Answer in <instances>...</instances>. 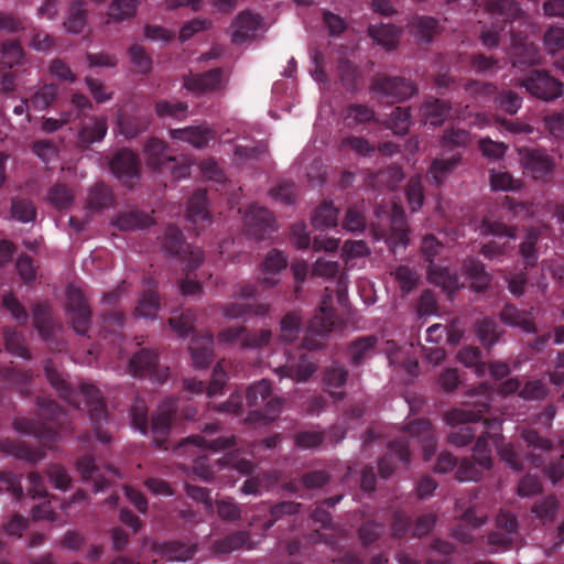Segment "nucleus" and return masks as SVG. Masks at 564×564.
<instances>
[{
	"mask_svg": "<svg viewBox=\"0 0 564 564\" xmlns=\"http://www.w3.org/2000/svg\"><path fill=\"white\" fill-rule=\"evenodd\" d=\"M487 9L494 17L491 25H486L479 33V40L486 48H496L500 44L501 34L507 25L514 29L513 24L519 22L523 15L522 10L514 0H487Z\"/></svg>",
	"mask_w": 564,
	"mask_h": 564,
	"instance_id": "nucleus-3",
	"label": "nucleus"
},
{
	"mask_svg": "<svg viewBox=\"0 0 564 564\" xmlns=\"http://www.w3.org/2000/svg\"><path fill=\"white\" fill-rule=\"evenodd\" d=\"M451 109V105L447 101L432 98L422 105L421 112L425 123L436 127L443 124L449 117Z\"/></svg>",
	"mask_w": 564,
	"mask_h": 564,
	"instance_id": "nucleus-38",
	"label": "nucleus"
},
{
	"mask_svg": "<svg viewBox=\"0 0 564 564\" xmlns=\"http://www.w3.org/2000/svg\"><path fill=\"white\" fill-rule=\"evenodd\" d=\"M87 23V10L83 1H73L67 10V17L64 26L67 32L79 34L83 32Z\"/></svg>",
	"mask_w": 564,
	"mask_h": 564,
	"instance_id": "nucleus-49",
	"label": "nucleus"
},
{
	"mask_svg": "<svg viewBox=\"0 0 564 564\" xmlns=\"http://www.w3.org/2000/svg\"><path fill=\"white\" fill-rule=\"evenodd\" d=\"M143 151L147 166L154 171H162L166 164L175 161V156L170 153L167 144L155 137L147 141Z\"/></svg>",
	"mask_w": 564,
	"mask_h": 564,
	"instance_id": "nucleus-21",
	"label": "nucleus"
},
{
	"mask_svg": "<svg viewBox=\"0 0 564 564\" xmlns=\"http://www.w3.org/2000/svg\"><path fill=\"white\" fill-rule=\"evenodd\" d=\"M245 227L248 235L264 239L275 231V219L269 209L254 204L245 214Z\"/></svg>",
	"mask_w": 564,
	"mask_h": 564,
	"instance_id": "nucleus-13",
	"label": "nucleus"
},
{
	"mask_svg": "<svg viewBox=\"0 0 564 564\" xmlns=\"http://www.w3.org/2000/svg\"><path fill=\"white\" fill-rule=\"evenodd\" d=\"M140 0H113L108 8V17L117 22L134 17Z\"/></svg>",
	"mask_w": 564,
	"mask_h": 564,
	"instance_id": "nucleus-62",
	"label": "nucleus"
},
{
	"mask_svg": "<svg viewBox=\"0 0 564 564\" xmlns=\"http://www.w3.org/2000/svg\"><path fill=\"white\" fill-rule=\"evenodd\" d=\"M511 35V56L514 66H531L540 63L541 55L538 46L527 42L521 34H517L514 29H510Z\"/></svg>",
	"mask_w": 564,
	"mask_h": 564,
	"instance_id": "nucleus-18",
	"label": "nucleus"
},
{
	"mask_svg": "<svg viewBox=\"0 0 564 564\" xmlns=\"http://www.w3.org/2000/svg\"><path fill=\"white\" fill-rule=\"evenodd\" d=\"M494 104L503 112L516 115L522 106V98L511 89L497 90Z\"/></svg>",
	"mask_w": 564,
	"mask_h": 564,
	"instance_id": "nucleus-61",
	"label": "nucleus"
},
{
	"mask_svg": "<svg viewBox=\"0 0 564 564\" xmlns=\"http://www.w3.org/2000/svg\"><path fill=\"white\" fill-rule=\"evenodd\" d=\"M2 68L11 69L21 64L24 50L19 40H6L1 44Z\"/></svg>",
	"mask_w": 564,
	"mask_h": 564,
	"instance_id": "nucleus-54",
	"label": "nucleus"
},
{
	"mask_svg": "<svg viewBox=\"0 0 564 564\" xmlns=\"http://www.w3.org/2000/svg\"><path fill=\"white\" fill-rule=\"evenodd\" d=\"M338 210L333 203L319 205L312 218V225L315 229H325L337 225Z\"/></svg>",
	"mask_w": 564,
	"mask_h": 564,
	"instance_id": "nucleus-56",
	"label": "nucleus"
},
{
	"mask_svg": "<svg viewBox=\"0 0 564 564\" xmlns=\"http://www.w3.org/2000/svg\"><path fill=\"white\" fill-rule=\"evenodd\" d=\"M187 220L194 225L199 221L209 220V212L207 209V194L204 189H197L193 193L187 202L186 209Z\"/></svg>",
	"mask_w": 564,
	"mask_h": 564,
	"instance_id": "nucleus-43",
	"label": "nucleus"
},
{
	"mask_svg": "<svg viewBox=\"0 0 564 564\" xmlns=\"http://www.w3.org/2000/svg\"><path fill=\"white\" fill-rule=\"evenodd\" d=\"M520 86L533 97L544 101L554 100L564 93L563 83L544 69L531 70L520 79Z\"/></svg>",
	"mask_w": 564,
	"mask_h": 564,
	"instance_id": "nucleus-8",
	"label": "nucleus"
},
{
	"mask_svg": "<svg viewBox=\"0 0 564 564\" xmlns=\"http://www.w3.org/2000/svg\"><path fill=\"white\" fill-rule=\"evenodd\" d=\"M0 449L8 455L24 459L29 463H36L45 456V452L41 448L33 447L24 442L11 440L1 441Z\"/></svg>",
	"mask_w": 564,
	"mask_h": 564,
	"instance_id": "nucleus-33",
	"label": "nucleus"
},
{
	"mask_svg": "<svg viewBox=\"0 0 564 564\" xmlns=\"http://www.w3.org/2000/svg\"><path fill=\"white\" fill-rule=\"evenodd\" d=\"M193 364L196 368L208 367L214 358V338L210 332L194 336L188 347Z\"/></svg>",
	"mask_w": 564,
	"mask_h": 564,
	"instance_id": "nucleus-24",
	"label": "nucleus"
},
{
	"mask_svg": "<svg viewBox=\"0 0 564 564\" xmlns=\"http://www.w3.org/2000/svg\"><path fill=\"white\" fill-rule=\"evenodd\" d=\"M4 345L7 350L12 355L23 359L31 358L30 351L25 344V338L21 332L15 329L4 330Z\"/></svg>",
	"mask_w": 564,
	"mask_h": 564,
	"instance_id": "nucleus-64",
	"label": "nucleus"
},
{
	"mask_svg": "<svg viewBox=\"0 0 564 564\" xmlns=\"http://www.w3.org/2000/svg\"><path fill=\"white\" fill-rule=\"evenodd\" d=\"M480 416L479 413H475L471 409L455 408L447 411L444 415L445 422L456 427L448 434V443L457 447H463L471 443L475 438L477 440L478 429L474 423H477Z\"/></svg>",
	"mask_w": 564,
	"mask_h": 564,
	"instance_id": "nucleus-5",
	"label": "nucleus"
},
{
	"mask_svg": "<svg viewBox=\"0 0 564 564\" xmlns=\"http://www.w3.org/2000/svg\"><path fill=\"white\" fill-rule=\"evenodd\" d=\"M108 126L105 118H93L89 123L83 124L78 132V142L88 148L95 142L101 141L107 134Z\"/></svg>",
	"mask_w": 564,
	"mask_h": 564,
	"instance_id": "nucleus-40",
	"label": "nucleus"
},
{
	"mask_svg": "<svg viewBox=\"0 0 564 564\" xmlns=\"http://www.w3.org/2000/svg\"><path fill=\"white\" fill-rule=\"evenodd\" d=\"M464 89L476 102L486 105L489 101H495L497 94V86L492 83L479 82L469 79L464 84Z\"/></svg>",
	"mask_w": 564,
	"mask_h": 564,
	"instance_id": "nucleus-48",
	"label": "nucleus"
},
{
	"mask_svg": "<svg viewBox=\"0 0 564 564\" xmlns=\"http://www.w3.org/2000/svg\"><path fill=\"white\" fill-rule=\"evenodd\" d=\"M153 551L162 558L166 561L174 562H185L193 557L196 552V549L192 545H187L185 543L178 541H170L162 543H154Z\"/></svg>",
	"mask_w": 564,
	"mask_h": 564,
	"instance_id": "nucleus-29",
	"label": "nucleus"
},
{
	"mask_svg": "<svg viewBox=\"0 0 564 564\" xmlns=\"http://www.w3.org/2000/svg\"><path fill=\"white\" fill-rule=\"evenodd\" d=\"M500 318L505 324L518 326L525 333H536V326L530 317V312L521 311L513 304L505 305L500 312Z\"/></svg>",
	"mask_w": 564,
	"mask_h": 564,
	"instance_id": "nucleus-36",
	"label": "nucleus"
},
{
	"mask_svg": "<svg viewBox=\"0 0 564 564\" xmlns=\"http://www.w3.org/2000/svg\"><path fill=\"white\" fill-rule=\"evenodd\" d=\"M249 533L247 531H235L225 538L217 540L214 544V551L218 554H227L235 550H239L249 542Z\"/></svg>",
	"mask_w": 564,
	"mask_h": 564,
	"instance_id": "nucleus-53",
	"label": "nucleus"
},
{
	"mask_svg": "<svg viewBox=\"0 0 564 564\" xmlns=\"http://www.w3.org/2000/svg\"><path fill=\"white\" fill-rule=\"evenodd\" d=\"M405 431L411 437L421 443L424 459L429 460L435 454L436 438L433 425L429 419H417L406 424Z\"/></svg>",
	"mask_w": 564,
	"mask_h": 564,
	"instance_id": "nucleus-20",
	"label": "nucleus"
},
{
	"mask_svg": "<svg viewBox=\"0 0 564 564\" xmlns=\"http://www.w3.org/2000/svg\"><path fill=\"white\" fill-rule=\"evenodd\" d=\"M162 246L171 256L181 257L192 251H188L189 246L185 242L181 229L172 225L164 231Z\"/></svg>",
	"mask_w": 564,
	"mask_h": 564,
	"instance_id": "nucleus-50",
	"label": "nucleus"
},
{
	"mask_svg": "<svg viewBox=\"0 0 564 564\" xmlns=\"http://www.w3.org/2000/svg\"><path fill=\"white\" fill-rule=\"evenodd\" d=\"M301 503L295 501H282L270 507L269 519L264 521V530L270 529L280 520H283L286 516H294L300 511Z\"/></svg>",
	"mask_w": 564,
	"mask_h": 564,
	"instance_id": "nucleus-57",
	"label": "nucleus"
},
{
	"mask_svg": "<svg viewBox=\"0 0 564 564\" xmlns=\"http://www.w3.org/2000/svg\"><path fill=\"white\" fill-rule=\"evenodd\" d=\"M118 124L121 133L127 138H135L147 131L151 124V119L145 113H122L118 118Z\"/></svg>",
	"mask_w": 564,
	"mask_h": 564,
	"instance_id": "nucleus-39",
	"label": "nucleus"
},
{
	"mask_svg": "<svg viewBox=\"0 0 564 564\" xmlns=\"http://www.w3.org/2000/svg\"><path fill=\"white\" fill-rule=\"evenodd\" d=\"M186 444H192L199 449H212L213 452H218L227 448H231L236 444V440L234 436H220L212 441H207L202 435H192L183 440L178 448H182Z\"/></svg>",
	"mask_w": 564,
	"mask_h": 564,
	"instance_id": "nucleus-47",
	"label": "nucleus"
},
{
	"mask_svg": "<svg viewBox=\"0 0 564 564\" xmlns=\"http://www.w3.org/2000/svg\"><path fill=\"white\" fill-rule=\"evenodd\" d=\"M377 345L378 337L376 335L360 336L352 340L347 348L350 364L356 367L362 365L373 356Z\"/></svg>",
	"mask_w": 564,
	"mask_h": 564,
	"instance_id": "nucleus-27",
	"label": "nucleus"
},
{
	"mask_svg": "<svg viewBox=\"0 0 564 564\" xmlns=\"http://www.w3.org/2000/svg\"><path fill=\"white\" fill-rule=\"evenodd\" d=\"M124 314L117 310H108L101 315V332L105 334V338H107V334L113 336L111 341H115L118 337L121 336V330L124 325Z\"/></svg>",
	"mask_w": 564,
	"mask_h": 564,
	"instance_id": "nucleus-52",
	"label": "nucleus"
},
{
	"mask_svg": "<svg viewBox=\"0 0 564 564\" xmlns=\"http://www.w3.org/2000/svg\"><path fill=\"white\" fill-rule=\"evenodd\" d=\"M521 161L524 172L534 180H545L554 170V162L551 156L540 149L527 151Z\"/></svg>",
	"mask_w": 564,
	"mask_h": 564,
	"instance_id": "nucleus-19",
	"label": "nucleus"
},
{
	"mask_svg": "<svg viewBox=\"0 0 564 564\" xmlns=\"http://www.w3.org/2000/svg\"><path fill=\"white\" fill-rule=\"evenodd\" d=\"M0 381L22 395L31 393L32 375L29 371H19L12 366L0 367Z\"/></svg>",
	"mask_w": 564,
	"mask_h": 564,
	"instance_id": "nucleus-32",
	"label": "nucleus"
},
{
	"mask_svg": "<svg viewBox=\"0 0 564 564\" xmlns=\"http://www.w3.org/2000/svg\"><path fill=\"white\" fill-rule=\"evenodd\" d=\"M33 322L41 337L50 341L54 335V323L47 303H37L33 307Z\"/></svg>",
	"mask_w": 564,
	"mask_h": 564,
	"instance_id": "nucleus-45",
	"label": "nucleus"
},
{
	"mask_svg": "<svg viewBox=\"0 0 564 564\" xmlns=\"http://www.w3.org/2000/svg\"><path fill=\"white\" fill-rule=\"evenodd\" d=\"M110 170L126 185L131 186L140 175V160L137 153L129 149L119 150L110 161Z\"/></svg>",
	"mask_w": 564,
	"mask_h": 564,
	"instance_id": "nucleus-16",
	"label": "nucleus"
},
{
	"mask_svg": "<svg viewBox=\"0 0 564 564\" xmlns=\"http://www.w3.org/2000/svg\"><path fill=\"white\" fill-rule=\"evenodd\" d=\"M160 310V297L156 291L145 290L138 302L135 314L145 318H153Z\"/></svg>",
	"mask_w": 564,
	"mask_h": 564,
	"instance_id": "nucleus-58",
	"label": "nucleus"
},
{
	"mask_svg": "<svg viewBox=\"0 0 564 564\" xmlns=\"http://www.w3.org/2000/svg\"><path fill=\"white\" fill-rule=\"evenodd\" d=\"M347 378L348 370L337 362H334L324 370L323 381L334 400L340 401L345 398V392L336 391V389L344 388L347 382Z\"/></svg>",
	"mask_w": 564,
	"mask_h": 564,
	"instance_id": "nucleus-31",
	"label": "nucleus"
},
{
	"mask_svg": "<svg viewBox=\"0 0 564 564\" xmlns=\"http://www.w3.org/2000/svg\"><path fill=\"white\" fill-rule=\"evenodd\" d=\"M459 362L468 368H474L478 377L486 373L487 365L481 360V350L478 347H464L457 355Z\"/></svg>",
	"mask_w": 564,
	"mask_h": 564,
	"instance_id": "nucleus-60",
	"label": "nucleus"
},
{
	"mask_svg": "<svg viewBox=\"0 0 564 564\" xmlns=\"http://www.w3.org/2000/svg\"><path fill=\"white\" fill-rule=\"evenodd\" d=\"M460 159L462 156L459 153H454L452 156L447 159L433 160L426 177L436 185H442L447 178V176L458 165Z\"/></svg>",
	"mask_w": 564,
	"mask_h": 564,
	"instance_id": "nucleus-42",
	"label": "nucleus"
},
{
	"mask_svg": "<svg viewBox=\"0 0 564 564\" xmlns=\"http://www.w3.org/2000/svg\"><path fill=\"white\" fill-rule=\"evenodd\" d=\"M154 109L161 119L183 120L187 117L188 105L180 100H159L155 102Z\"/></svg>",
	"mask_w": 564,
	"mask_h": 564,
	"instance_id": "nucleus-51",
	"label": "nucleus"
},
{
	"mask_svg": "<svg viewBox=\"0 0 564 564\" xmlns=\"http://www.w3.org/2000/svg\"><path fill=\"white\" fill-rule=\"evenodd\" d=\"M368 34L377 44L391 50L397 46L401 30L392 24H371Z\"/></svg>",
	"mask_w": 564,
	"mask_h": 564,
	"instance_id": "nucleus-41",
	"label": "nucleus"
},
{
	"mask_svg": "<svg viewBox=\"0 0 564 564\" xmlns=\"http://www.w3.org/2000/svg\"><path fill=\"white\" fill-rule=\"evenodd\" d=\"M37 415L43 422L34 419L17 417L13 422L14 429L41 441H51L56 436L57 429L66 422V414L63 409L48 399L37 401Z\"/></svg>",
	"mask_w": 564,
	"mask_h": 564,
	"instance_id": "nucleus-2",
	"label": "nucleus"
},
{
	"mask_svg": "<svg viewBox=\"0 0 564 564\" xmlns=\"http://www.w3.org/2000/svg\"><path fill=\"white\" fill-rule=\"evenodd\" d=\"M80 394L88 406L89 419L97 440L101 443H110L112 436L102 429V424L107 422L108 413L101 392L91 383H82Z\"/></svg>",
	"mask_w": 564,
	"mask_h": 564,
	"instance_id": "nucleus-9",
	"label": "nucleus"
},
{
	"mask_svg": "<svg viewBox=\"0 0 564 564\" xmlns=\"http://www.w3.org/2000/svg\"><path fill=\"white\" fill-rule=\"evenodd\" d=\"M223 69L214 68L185 78L184 86L194 93L216 91L224 86Z\"/></svg>",
	"mask_w": 564,
	"mask_h": 564,
	"instance_id": "nucleus-22",
	"label": "nucleus"
},
{
	"mask_svg": "<svg viewBox=\"0 0 564 564\" xmlns=\"http://www.w3.org/2000/svg\"><path fill=\"white\" fill-rule=\"evenodd\" d=\"M66 314L78 335H87L91 323V311L83 292L69 285L66 292Z\"/></svg>",
	"mask_w": 564,
	"mask_h": 564,
	"instance_id": "nucleus-10",
	"label": "nucleus"
},
{
	"mask_svg": "<svg viewBox=\"0 0 564 564\" xmlns=\"http://www.w3.org/2000/svg\"><path fill=\"white\" fill-rule=\"evenodd\" d=\"M272 337L270 329L250 332L245 326H230L218 333V340L223 344L239 343L242 348H261L267 346Z\"/></svg>",
	"mask_w": 564,
	"mask_h": 564,
	"instance_id": "nucleus-11",
	"label": "nucleus"
},
{
	"mask_svg": "<svg viewBox=\"0 0 564 564\" xmlns=\"http://www.w3.org/2000/svg\"><path fill=\"white\" fill-rule=\"evenodd\" d=\"M170 135L174 140L185 141L197 149L207 147L214 139V132L206 127H187L184 129H171Z\"/></svg>",
	"mask_w": 564,
	"mask_h": 564,
	"instance_id": "nucleus-30",
	"label": "nucleus"
},
{
	"mask_svg": "<svg viewBox=\"0 0 564 564\" xmlns=\"http://www.w3.org/2000/svg\"><path fill=\"white\" fill-rule=\"evenodd\" d=\"M326 293L321 302L318 313L313 317L310 328L313 333L325 335L330 333L334 326V308L332 305V294L328 293L329 288L325 289Z\"/></svg>",
	"mask_w": 564,
	"mask_h": 564,
	"instance_id": "nucleus-28",
	"label": "nucleus"
},
{
	"mask_svg": "<svg viewBox=\"0 0 564 564\" xmlns=\"http://www.w3.org/2000/svg\"><path fill=\"white\" fill-rule=\"evenodd\" d=\"M429 280L442 288L448 295L454 294L460 286L459 278L457 274L452 273L447 268H440L436 265H429Z\"/></svg>",
	"mask_w": 564,
	"mask_h": 564,
	"instance_id": "nucleus-44",
	"label": "nucleus"
},
{
	"mask_svg": "<svg viewBox=\"0 0 564 564\" xmlns=\"http://www.w3.org/2000/svg\"><path fill=\"white\" fill-rule=\"evenodd\" d=\"M76 469L84 480L93 479L96 492L102 491L109 486V480L99 473L94 456L84 455L79 457L76 460Z\"/></svg>",
	"mask_w": 564,
	"mask_h": 564,
	"instance_id": "nucleus-35",
	"label": "nucleus"
},
{
	"mask_svg": "<svg viewBox=\"0 0 564 564\" xmlns=\"http://www.w3.org/2000/svg\"><path fill=\"white\" fill-rule=\"evenodd\" d=\"M204 261L203 251L192 249L189 252L186 278L180 282V290L183 295H195L202 291V285L196 280L191 279V272Z\"/></svg>",
	"mask_w": 564,
	"mask_h": 564,
	"instance_id": "nucleus-46",
	"label": "nucleus"
},
{
	"mask_svg": "<svg viewBox=\"0 0 564 564\" xmlns=\"http://www.w3.org/2000/svg\"><path fill=\"white\" fill-rule=\"evenodd\" d=\"M462 269L470 281V286L474 291L482 292L490 285L491 275L486 271L485 264L480 260L474 257L466 258L463 261Z\"/></svg>",
	"mask_w": 564,
	"mask_h": 564,
	"instance_id": "nucleus-25",
	"label": "nucleus"
},
{
	"mask_svg": "<svg viewBox=\"0 0 564 564\" xmlns=\"http://www.w3.org/2000/svg\"><path fill=\"white\" fill-rule=\"evenodd\" d=\"M384 241L391 253L397 254L409 245V229L403 209L397 204L392 207L390 228Z\"/></svg>",
	"mask_w": 564,
	"mask_h": 564,
	"instance_id": "nucleus-17",
	"label": "nucleus"
},
{
	"mask_svg": "<svg viewBox=\"0 0 564 564\" xmlns=\"http://www.w3.org/2000/svg\"><path fill=\"white\" fill-rule=\"evenodd\" d=\"M44 371L47 381L57 391L59 397L67 403L77 406L76 399L78 393L74 390L70 383L65 380L63 373L55 368L54 362L51 359L45 361Z\"/></svg>",
	"mask_w": 564,
	"mask_h": 564,
	"instance_id": "nucleus-26",
	"label": "nucleus"
},
{
	"mask_svg": "<svg viewBox=\"0 0 564 564\" xmlns=\"http://www.w3.org/2000/svg\"><path fill=\"white\" fill-rule=\"evenodd\" d=\"M410 443L406 436H399L388 446L387 453L379 459L378 468L382 478H389L397 464L408 465L410 463Z\"/></svg>",
	"mask_w": 564,
	"mask_h": 564,
	"instance_id": "nucleus-14",
	"label": "nucleus"
},
{
	"mask_svg": "<svg viewBox=\"0 0 564 564\" xmlns=\"http://www.w3.org/2000/svg\"><path fill=\"white\" fill-rule=\"evenodd\" d=\"M113 202L112 192L104 183H97L90 188L87 197V206L91 210H100L109 207Z\"/></svg>",
	"mask_w": 564,
	"mask_h": 564,
	"instance_id": "nucleus-55",
	"label": "nucleus"
},
{
	"mask_svg": "<svg viewBox=\"0 0 564 564\" xmlns=\"http://www.w3.org/2000/svg\"><path fill=\"white\" fill-rule=\"evenodd\" d=\"M261 22L259 14H254L251 11L240 12L231 23L234 29L231 34V41L235 44H242L247 40L254 36Z\"/></svg>",
	"mask_w": 564,
	"mask_h": 564,
	"instance_id": "nucleus-23",
	"label": "nucleus"
},
{
	"mask_svg": "<svg viewBox=\"0 0 564 564\" xmlns=\"http://www.w3.org/2000/svg\"><path fill=\"white\" fill-rule=\"evenodd\" d=\"M370 90L379 99L401 102L415 95L417 87L408 78L378 73L371 78Z\"/></svg>",
	"mask_w": 564,
	"mask_h": 564,
	"instance_id": "nucleus-6",
	"label": "nucleus"
},
{
	"mask_svg": "<svg viewBox=\"0 0 564 564\" xmlns=\"http://www.w3.org/2000/svg\"><path fill=\"white\" fill-rule=\"evenodd\" d=\"M522 440L525 442L528 452L521 453L513 444H503L498 447V455L513 470L520 471L524 468V463L528 462L534 467H543L546 473V459H552L551 453L554 451L553 444L550 440L541 436L534 430H523L521 433Z\"/></svg>",
	"mask_w": 564,
	"mask_h": 564,
	"instance_id": "nucleus-1",
	"label": "nucleus"
},
{
	"mask_svg": "<svg viewBox=\"0 0 564 564\" xmlns=\"http://www.w3.org/2000/svg\"><path fill=\"white\" fill-rule=\"evenodd\" d=\"M272 392L271 382L267 379H262L251 384L246 393L247 404L251 408L260 406L265 402Z\"/></svg>",
	"mask_w": 564,
	"mask_h": 564,
	"instance_id": "nucleus-63",
	"label": "nucleus"
},
{
	"mask_svg": "<svg viewBox=\"0 0 564 564\" xmlns=\"http://www.w3.org/2000/svg\"><path fill=\"white\" fill-rule=\"evenodd\" d=\"M492 467L491 448L484 436L477 438L471 458L462 459L457 467L456 478L459 481H478L484 470Z\"/></svg>",
	"mask_w": 564,
	"mask_h": 564,
	"instance_id": "nucleus-7",
	"label": "nucleus"
},
{
	"mask_svg": "<svg viewBox=\"0 0 564 564\" xmlns=\"http://www.w3.org/2000/svg\"><path fill=\"white\" fill-rule=\"evenodd\" d=\"M158 354L142 348L135 352L128 365L129 373L135 378L149 377L152 381L163 382L166 375L158 371Z\"/></svg>",
	"mask_w": 564,
	"mask_h": 564,
	"instance_id": "nucleus-15",
	"label": "nucleus"
},
{
	"mask_svg": "<svg viewBox=\"0 0 564 564\" xmlns=\"http://www.w3.org/2000/svg\"><path fill=\"white\" fill-rule=\"evenodd\" d=\"M412 32L422 41L430 42L440 30L438 21L432 17H416L411 23Z\"/></svg>",
	"mask_w": 564,
	"mask_h": 564,
	"instance_id": "nucleus-59",
	"label": "nucleus"
},
{
	"mask_svg": "<svg viewBox=\"0 0 564 564\" xmlns=\"http://www.w3.org/2000/svg\"><path fill=\"white\" fill-rule=\"evenodd\" d=\"M177 403L178 401L175 398H165L161 402L159 412L152 416L151 433L153 442L160 448H167V436L178 409Z\"/></svg>",
	"mask_w": 564,
	"mask_h": 564,
	"instance_id": "nucleus-12",
	"label": "nucleus"
},
{
	"mask_svg": "<svg viewBox=\"0 0 564 564\" xmlns=\"http://www.w3.org/2000/svg\"><path fill=\"white\" fill-rule=\"evenodd\" d=\"M253 463L246 458H239L235 455H227L217 459L214 465L207 464V457L200 456L194 460L193 471L204 481H212L216 478V473H223L219 477L247 476L253 471Z\"/></svg>",
	"mask_w": 564,
	"mask_h": 564,
	"instance_id": "nucleus-4",
	"label": "nucleus"
},
{
	"mask_svg": "<svg viewBox=\"0 0 564 564\" xmlns=\"http://www.w3.org/2000/svg\"><path fill=\"white\" fill-rule=\"evenodd\" d=\"M541 238L538 228H529L523 241L519 246V253L523 259L524 270L532 269L538 264L539 251L536 245Z\"/></svg>",
	"mask_w": 564,
	"mask_h": 564,
	"instance_id": "nucleus-37",
	"label": "nucleus"
},
{
	"mask_svg": "<svg viewBox=\"0 0 564 564\" xmlns=\"http://www.w3.org/2000/svg\"><path fill=\"white\" fill-rule=\"evenodd\" d=\"M113 225L122 231L149 228L153 225L152 217L139 209L121 212L113 220Z\"/></svg>",
	"mask_w": 564,
	"mask_h": 564,
	"instance_id": "nucleus-34",
	"label": "nucleus"
}]
</instances>
